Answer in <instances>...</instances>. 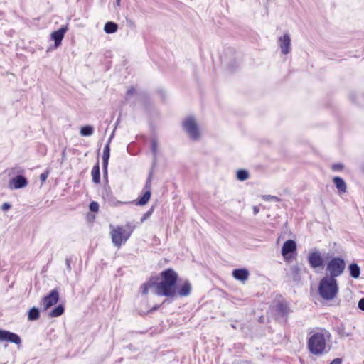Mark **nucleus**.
<instances>
[{
  "mask_svg": "<svg viewBox=\"0 0 364 364\" xmlns=\"http://www.w3.org/2000/svg\"><path fill=\"white\" fill-rule=\"evenodd\" d=\"M307 344L309 352L313 355L326 354L330 351L331 348V335L325 328H318L312 331Z\"/></svg>",
  "mask_w": 364,
  "mask_h": 364,
  "instance_id": "1",
  "label": "nucleus"
},
{
  "mask_svg": "<svg viewBox=\"0 0 364 364\" xmlns=\"http://www.w3.org/2000/svg\"><path fill=\"white\" fill-rule=\"evenodd\" d=\"M160 275L161 281L154 286V294L171 298L177 296L178 274L173 269H168Z\"/></svg>",
  "mask_w": 364,
  "mask_h": 364,
  "instance_id": "2",
  "label": "nucleus"
},
{
  "mask_svg": "<svg viewBox=\"0 0 364 364\" xmlns=\"http://www.w3.org/2000/svg\"><path fill=\"white\" fill-rule=\"evenodd\" d=\"M110 235L114 245L120 247L130 237L132 232L135 229V225L131 223H127L124 226L118 225L113 227L110 225Z\"/></svg>",
  "mask_w": 364,
  "mask_h": 364,
  "instance_id": "3",
  "label": "nucleus"
},
{
  "mask_svg": "<svg viewBox=\"0 0 364 364\" xmlns=\"http://www.w3.org/2000/svg\"><path fill=\"white\" fill-rule=\"evenodd\" d=\"M320 296L326 301L333 300L338 293V284L336 279L324 277L319 282L318 288Z\"/></svg>",
  "mask_w": 364,
  "mask_h": 364,
  "instance_id": "4",
  "label": "nucleus"
},
{
  "mask_svg": "<svg viewBox=\"0 0 364 364\" xmlns=\"http://www.w3.org/2000/svg\"><path fill=\"white\" fill-rule=\"evenodd\" d=\"M345 268L346 262L343 259L340 257H333L326 264V270L327 275L326 277L336 279V277L341 276L343 273Z\"/></svg>",
  "mask_w": 364,
  "mask_h": 364,
  "instance_id": "5",
  "label": "nucleus"
},
{
  "mask_svg": "<svg viewBox=\"0 0 364 364\" xmlns=\"http://www.w3.org/2000/svg\"><path fill=\"white\" fill-rule=\"evenodd\" d=\"M183 127L192 140L197 141L200 139L201 135L200 130L194 117H186L183 122Z\"/></svg>",
  "mask_w": 364,
  "mask_h": 364,
  "instance_id": "6",
  "label": "nucleus"
},
{
  "mask_svg": "<svg viewBox=\"0 0 364 364\" xmlns=\"http://www.w3.org/2000/svg\"><path fill=\"white\" fill-rule=\"evenodd\" d=\"M59 300V293L57 289H53L50 291V293L45 296L41 305L43 306L44 310H47L50 308L52 306L55 305L58 303Z\"/></svg>",
  "mask_w": 364,
  "mask_h": 364,
  "instance_id": "7",
  "label": "nucleus"
},
{
  "mask_svg": "<svg viewBox=\"0 0 364 364\" xmlns=\"http://www.w3.org/2000/svg\"><path fill=\"white\" fill-rule=\"evenodd\" d=\"M308 262L311 267L316 269L321 267L323 264V259L321 254L318 250L311 251L308 255Z\"/></svg>",
  "mask_w": 364,
  "mask_h": 364,
  "instance_id": "8",
  "label": "nucleus"
},
{
  "mask_svg": "<svg viewBox=\"0 0 364 364\" xmlns=\"http://www.w3.org/2000/svg\"><path fill=\"white\" fill-rule=\"evenodd\" d=\"M0 341H8L19 345L21 343V338L16 333L0 329Z\"/></svg>",
  "mask_w": 364,
  "mask_h": 364,
  "instance_id": "9",
  "label": "nucleus"
},
{
  "mask_svg": "<svg viewBox=\"0 0 364 364\" xmlns=\"http://www.w3.org/2000/svg\"><path fill=\"white\" fill-rule=\"evenodd\" d=\"M278 45L282 53L287 55L291 51V38L289 34L285 33L278 39Z\"/></svg>",
  "mask_w": 364,
  "mask_h": 364,
  "instance_id": "10",
  "label": "nucleus"
},
{
  "mask_svg": "<svg viewBox=\"0 0 364 364\" xmlns=\"http://www.w3.org/2000/svg\"><path fill=\"white\" fill-rule=\"evenodd\" d=\"M27 185V179L21 175L11 178L9 182V188L11 189H20L26 187Z\"/></svg>",
  "mask_w": 364,
  "mask_h": 364,
  "instance_id": "11",
  "label": "nucleus"
},
{
  "mask_svg": "<svg viewBox=\"0 0 364 364\" xmlns=\"http://www.w3.org/2000/svg\"><path fill=\"white\" fill-rule=\"evenodd\" d=\"M68 30L67 26H62L58 31H53L51 33V38L55 41V47L58 48L60 44L64 37L65 33Z\"/></svg>",
  "mask_w": 364,
  "mask_h": 364,
  "instance_id": "12",
  "label": "nucleus"
},
{
  "mask_svg": "<svg viewBox=\"0 0 364 364\" xmlns=\"http://www.w3.org/2000/svg\"><path fill=\"white\" fill-rule=\"evenodd\" d=\"M151 183V176L149 175V176L146 181V185H145V188H146L147 190L146 191V192L144 193L143 196L139 200V201L137 202V205H144L149 200V199L151 198V191H150Z\"/></svg>",
  "mask_w": 364,
  "mask_h": 364,
  "instance_id": "13",
  "label": "nucleus"
},
{
  "mask_svg": "<svg viewBox=\"0 0 364 364\" xmlns=\"http://www.w3.org/2000/svg\"><path fill=\"white\" fill-rule=\"evenodd\" d=\"M296 250V244L292 240H288L286 241L282 248V255L284 258H287V256L289 253L293 252Z\"/></svg>",
  "mask_w": 364,
  "mask_h": 364,
  "instance_id": "14",
  "label": "nucleus"
},
{
  "mask_svg": "<svg viewBox=\"0 0 364 364\" xmlns=\"http://www.w3.org/2000/svg\"><path fill=\"white\" fill-rule=\"evenodd\" d=\"M192 290V286L188 281H185L181 285L177 287V296H188Z\"/></svg>",
  "mask_w": 364,
  "mask_h": 364,
  "instance_id": "15",
  "label": "nucleus"
},
{
  "mask_svg": "<svg viewBox=\"0 0 364 364\" xmlns=\"http://www.w3.org/2000/svg\"><path fill=\"white\" fill-rule=\"evenodd\" d=\"M250 272L246 269H237L233 270L232 277L239 281L245 282L248 279Z\"/></svg>",
  "mask_w": 364,
  "mask_h": 364,
  "instance_id": "16",
  "label": "nucleus"
},
{
  "mask_svg": "<svg viewBox=\"0 0 364 364\" xmlns=\"http://www.w3.org/2000/svg\"><path fill=\"white\" fill-rule=\"evenodd\" d=\"M333 181L340 193L346 192V184L343 178L336 176Z\"/></svg>",
  "mask_w": 364,
  "mask_h": 364,
  "instance_id": "17",
  "label": "nucleus"
},
{
  "mask_svg": "<svg viewBox=\"0 0 364 364\" xmlns=\"http://www.w3.org/2000/svg\"><path fill=\"white\" fill-rule=\"evenodd\" d=\"M109 143L105 146L103 150V156H102V160H103V168L106 171L107 165H108V161L109 158Z\"/></svg>",
  "mask_w": 364,
  "mask_h": 364,
  "instance_id": "18",
  "label": "nucleus"
},
{
  "mask_svg": "<svg viewBox=\"0 0 364 364\" xmlns=\"http://www.w3.org/2000/svg\"><path fill=\"white\" fill-rule=\"evenodd\" d=\"M276 311L279 316H284L289 313V309L286 304L279 303L276 306Z\"/></svg>",
  "mask_w": 364,
  "mask_h": 364,
  "instance_id": "19",
  "label": "nucleus"
},
{
  "mask_svg": "<svg viewBox=\"0 0 364 364\" xmlns=\"http://www.w3.org/2000/svg\"><path fill=\"white\" fill-rule=\"evenodd\" d=\"M118 26L117 23L109 21L105 23L104 31L107 33H114L117 31Z\"/></svg>",
  "mask_w": 364,
  "mask_h": 364,
  "instance_id": "20",
  "label": "nucleus"
},
{
  "mask_svg": "<svg viewBox=\"0 0 364 364\" xmlns=\"http://www.w3.org/2000/svg\"><path fill=\"white\" fill-rule=\"evenodd\" d=\"M349 271L350 276L355 279L358 278L360 274V269L357 264H351L349 265Z\"/></svg>",
  "mask_w": 364,
  "mask_h": 364,
  "instance_id": "21",
  "label": "nucleus"
},
{
  "mask_svg": "<svg viewBox=\"0 0 364 364\" xmlns=\"http://www.w3.org/2000/svg\"><path fill=\"white\" fill-rule=\"evenodd\" d=\"M64 310V306L62 304H60L49 313V316L58 317L63 314Z\"/></svg>",
  "mask_w": 364,
  "mask_h": 364,
  "instance_id": "22",
  "label": "nucleus"
},
{
  "mask_svg": "<svg viewBox=\"0 0 364 364\" xmlns=\"http://www.w3.org/2000/svg\"><path fill=\"white\" fill-rule=\"evenodd\" d=\"M155 285H156V284H154V282H152L151 281L144 284L141 287V290L142 294H147L150 289L153 290V291L154 292V286Z\"/></svg>",
  "mask_w": 364,
  "mask_h": 364,
  "instance_id": "23",
  "label": "nucleus"
},
{
  "mask_svg": "<svg viewBox=\"0 0 364 364\" xmlns=\"http://www.w3.org/2000/svg\"><path fill=\"white\" fill-rule=\"evenodd\" d=\"M92 181L95 183H98L100 182V167L99 165H96L93 167L92 170Z\"/></svg>",
  "mask_w": 364,
  "mask_h": 364,
  "instance_id": "24",
  "label": "nucleus"
},
{
  "mask_svg": "<svg viewBox=\"0 0 364 364\" xmlns=\"http://www.w3.org/2000/svg\"><path fill=\"white\" fill-rule=\"evenodd\" d=\"M28 318L30 321H35L39 318V311L37 308L33 307L30 309Z\"/></svg>",
  "mask_w": 364,
  "mask_h": 364,
  "instance_id": "25",
  "label": "nucleus"
},
{
  "mask_svg": "<svg viewBox=\"0 0 364 364\" xmlns=\"http://www.w3.org/2000/svg\"><path fill=\"white\" fill-rule=\"evenodd\" d=\"M250 177L249 173L246 170L240 169L237 172V178L239 181H243L248 179Z\"/></svg>",
  "mask_w": 364,
  "mask_h": 364,
  "instance_id": "26",
  "label": "nucleus"
},
{
  "mask_svg": "<svg viewBox=\"0 0 364 364\" xmlns=\"http://www.w3.org/2000/svg\"><path fill=\"white\" fill-rule=\"evenodd\" d=\"M94 132L93 127L92 126L87 125L82 127L80 129V134L82 136H91Z\"/></svg>",
  "mask_w": 364,
  "mask_h": 364,
  "instance_id": "27",
  "label": "nucleus"
},
{
  "mask_svg": "<svg viewBox=\"0 0 364 364\" xmlns=\"http://www.w3.org/2000/svg\"><path fill=\"white\" fill-rule=\"evenodd\" d=\"M262 200L264 201H274V202H279L280 199L275 196L272 195H263L262 196Z\"/></svg>",
  "mask_w": 364,
  "mask_h": 364,
  "instance_id": "28",
  "label": "nucleus"
},
{
  "mask_svg": "<svg viewBox=\"0 0 364 364\" xmlns=\"http://www.w3.org/2000/svg\"><path fill=\"white\" fill-rule=\"evenodd\" d=\"M99 209V204L97 202H92L90 204V210L92 212H97Z\"/></svg>",
  "mask_w": 364,
  "mask_h": 364,
  "instance_id": "29",
  "label": "nucleus"
},
{
  "mask_svg": "<svg viewBox=\"0 0 364 364\" xmlns=\"http://www.w3.org/2000/svg\"><path fill=\"white\" fill-rule=\"evenodd\" d=\"M343 166L341 164H334L332 165V169L334 171H340L343 169Z\"/></svg>",
  "mask_w": 364,
  "mask_h": 364,
  "instance_id": "30",
  "label": "nucleus"
},
{
  "mask_svg": "<svg viewBox=\"0 0 364 364\" xmlns=\"http://www.w3.org/2000/svg\"><path fill=\"white\" fill-rule=\"evenodd\" d=\"M48 174H49V172L48 171H45L41 174L40 179L41 180L42 183H44L46 181V179L48 176Z\"/></svg>",
  "mask_w": 364,
  "mask_h": 364,
  "instance_id": "31",
  "label": "nucleus"
},
{
  "mask_svg": "<svg viewBox=\"0 0 364 364\" xmlns=\"http://www.w3.org/2000/svg\"><path fill=\"white\" fill-rule=\"evenodd\" d=\"M11 204H9L8 203H4L1 206V210L3 211H6V210H9L11 208Z\"/></svg>",
  "mask_w": 364,
  "mask_h": 364,
  "instance_id": "32",
  "label": "nucleus"
},
{
  "mask_svg": "<svg viewBox=\"0 0 364 364\" xmlns=\"http://www.w3.org/2000/svg\"><path fill=\"white\" fill-rule=\"evenodd\" d=\"M151 213L149 211V212H147L146 213L143 217L141 218V222L143 223L144 221H145L147 218H149V216L151 215Z\"/></svg>",
  "mask_w": 364,
  "mask_h": 364,
  "instance_id": "33",
  "label": "nucleus"
},
{
  "mask_svg": "<svg viewBox=\"0 0 364 364\" xmlns=\"http://www.w3.org/2000/svg\"><path fill=\"white\" fill-rule=\"evenodd\" d=\"M358 307L360 309L364 311V299H361L358 302Z\"/></svg>",
  "mask_w": 364,
  "mask_h": 364,
  "instance_id": "34",
  "label": "nucleus"
},
{
  "mask_svg": "<svg viewBox=\"0 0 364 364\" xmlns=\"http://www.w3.org/2000/svg\"><path fill=\"white\" fill-rule=\"evenodd\" d=\"M342 360L341 358H335L333 359L330 364H341Z\"/></svg>",
  "mask_w": 364,
  "mask_h": 364,
  "instance_id": "35",
  "label": "nucleus"
},
{
  "mask_svg": "<svg viewBox=\"0 0 364 364\" xmlns=\"http://www.w3.org/2000/svg\"><path fill=\"white\" fill-rule=\"evenodd\" d=\"M65 263H66V267H67V269L68 271H70L71 270V266H70V259L67 258L65 259Z\"/></svg>",
  "mask_w": 364,
  "mask_h": 364,
  "instance_id": "36",
  "label": "nucleus"
},
{
  "mask_svg": "<svg viewBox=\"0 0 364 364\" xmlns=\"http://www.w3.org/2000/svg\"><path fill=\"white\" fill-rule=\"evenodd\" d=\"M135 92V90L134 87H130L128 90H127V95H132L134 92Z\"/></svg>",
  "mask_w": 364,
  "mask_h": 364,
  "instance_id": "37",
  "label": "nucleus"
},
{
  "mask_svg": "<svg viewBox=\"0 0 364 364\" xmlns=\"http://www.w3.org/2000/svg\"><path fill=\"white\" fill-rule=\"evenodd\" d=\"M259 209L258 207H257V206L253 207V213L255 215H257L259 213Z\"/></svg>",
  "mask_w": 364,
  "mask_h": 364,
  "instance_id": "38",
  "label": "nucleus"
},
{
  "mask_svg": "<svg viewBox=\"0 0 364 364\" xmlns=\"http://www.w3.org/2000/svg\"><path fill=\"white\" fill-rule=\"evenodd\" d=\"M156 142L155 141H153L152 142V150L154 152H156Z\"/></svg>",
  "mask_w": 364,
  "mask_h": 364,
  "instance_id": "39",
  "label": "nucleus"
},
{
  "mask_svg": "<svg viewBox=\"0 0 364 364\" xmlns=\"http://www.w3.org/2000/svg\"><path fill=\"white\" fill-rule=\"evenodd\" d=\"M124 202H121V201H117L114 205H121V204H124Z\"/></svg>",
  "mask_w": 364,
  "mask_h": 364,
  "instance_id": "40",
  "label": "nucleus"
},
{
  "mask_svg": "<svg viewBox=\"0 0 364 364\" xmlns=\"http://www.w3.org/2000/svg\"><path fill=\"white\" fill-rule=\"evenodd\" d=\"M121 0H116L117 4L119 6L120 4Z\"/></svg>",
  "mask_w": 364,
  "mask_h": 364,
  "instance_id": "41",
  "label": "nucleus"
},
{
  "mask_svg": "<svg viewBox=\"0 0 364 364\" xmlns=\"http://www.w3.org/2000/svg\"><path fill=\"white\" fill-rule=\"evenodd\" d=\"M231 326H232V328H235V329L236 328V326L234 324H232Z\"/></svg>",
  "mask_w": 364,
  "mask_h": 364,
  "instance_id": "42",
  "label": "nucleus"
}]
</instances>
